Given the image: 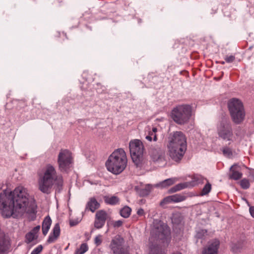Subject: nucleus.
Returning a JSON list of instances; mask_svg holds the SVG:
<instances>
[{"label":"nucleus","instance_id":"obj_1","mask_svg":"<svg viewBox=\"0 0 254 254\" xmlns=\"http://www.w3.org/2000/svg\"><path fill=\"white\" fill-rule=\"evenodd\" d=\"M29 194L27 190L22 187L16 188L13 191L3 190L0 193V211L4 218H16L31 211L28 206Z\"/></svg>","mask_w":254,"mask_h":254},{"label":"nucleus","instance_id":"obj_2","mask_svg":"<svg viewBox=\"0 0 254 254\" xmlns=\"http://www.w3.org/2000/svg\"><path fill=\"white\" fill-rule=\"evenodd\" d=\"M39 189L43 193L49 194L55 185L61 188L63 185V178L62 175L58 174L55 167L51 164H47L43 171V175L38 181Z\"/></svg>","mask_w":254,"mask_h":254},{"label":"nucleus","instance_id":"obj_3","mask_svg":"<svg viewBox=\"0 0 254 254\" xmlns=\"http://www.w3.org/2000/svg\"><path fill=\"white\" fill-rule=\"evenodd\" d=\"M127 164V158L125 151L122 148L115 150L109 157L106 163L108 170L117 175L122 173Z\"/></svg>","mask_w":254,"mask_h":254},{"label":"nucleus","instance_id":"obj_4","mask_svg":"<svg viewBox=\"0 0 254 254\" xmlns=\"http://www.w3.org/2000/svg\"><path fill=\"white\" fill-rule=\"evenodd\" d=\"M171 233L169 227L158 219L154 220L149 239L150 244L153 242L161 241L164 246L168 245L171 241Z\"/></svg>","mask_w":254,"mask_h":254},{"label":"nucleus","instance_id":"obj_5","mask_svg":"<svg viewBox=\"0 0 254 254\" xmlns=\"http://www.w3.org/2000/svg\"><path fill=\"white\" fill-rule=\"evenodd\" d=\"M192 108L188 105H179L171 112V118L177 124L182 125L189 121L191 116Z\"/></svg>","mask_w":254,"mask_h":254},{"label":"nucleus","instance_id":"obj_6","mask_svg":"<svg viewBox=\"0 0 254 254\" xmlns=\"http://www.w3.org/2000/svg\"><path fill=\"white\" fill-rule=\"evenodd\" d=\"M228 105L233 121L236 124L241 123L245 116L242 102L238 99L233 98L229 101Z\"/></svg>","mask_w":254,"mask_h":254},{"label":"nucleus","instance_id":"obj_7","mask_svg":"<svg viewBox=\"0 0 254 254\" xmlns=\"http://www.w3.org/2000/svg\"><path fill=\"white\" fill-rule=\"evenodd\" d=\"M217 133L219 137L222 140L226 141H233V129L229 121L222 120L217 127Z\"/></svg>","mask_w":254,"mask_h":254},{"label":"nucleus","instance_id":"obj_8","mask_svg":"<svg viewBox=\"0 0 254 254\" xmlns=\"http://www.w3.org/2000/svg\"><path fill=\"white\" fill-rule=\"evenodd\" d=\"M57 162L59 170L62 172H66L72 163L71 152L67 149L61 150L58 155Z\"/></svg>","mask_w":254,"mask_h":254},{"label":"nucleus","instance_id":"obj_9","mask_svg":"<svg viewBox=\"0 0 254 254\" xmlns=\"http://www.w3.org/2000/svg\"><path fill=\"white\" fill-rule=\"evenodd\" d=\"M129 149L131 159L133 162L137 165L142 157L143 153V145L139 140H134L129 143Z\"/></svg>","mask_w":254,"mask_h":254},{"label":"nucleus","instance_id":"obj_10","mask_svg":"<svg viewBox=\"0 0 254 254\" xmlns=\"http://www.w3.org/2000/svg\"><path fill=\"white\" fill-rule=\"evenodd\" d=\"M168 145L187 148V138L181 131H176L170 135Z\"/></svg>","mask_w":254,"mask_h":254},{"label":"nucleus","instance_id":"obj_11","mask_svg":"<svg viewBox=\"0 0 254 254\" xmlns=\"http://www.w3.org/2000/svg\"><path fill=\"white\" fill-rule=\"evenodd\" d=\"M169 153L171 158L175 161H180L183 158L187 148L178 146L168 145Z\"/></svg>","mask_w":254,"mask_h":254},{"label":"nucleus","instance_id":"obj_12","mask_svg":"<svg viewBox=\"0 0 254 254\" xmlns=\"http://www.w3.org/2000/svg\"><path fill=\"white\" fill-rule=\"evenodd\" d=\"M149 155L154 162L164 161L165 152L159 147H152L149 150Z\"/></svg>","mask_w":254,"mask_h":254},{"label":"nucleus","instance_id":"obj_13","mask_svg":"<svg viewBox=\"0 0 254 254\" xmlns=\"http://www.w3.org/2000/svg\"><path fill=\"white\" fill-rule=\"evenodd\" d=\"M107 212L103 210L98 211L95 215L94 227L97 229H100L105 225L107 219Z\"/></svg>","mask_w":254,"mask_h":254},{"label":"nucleus","instance_id":"obj_14","mask_svg":"<svg viewBox=\"0 0 254 254\" xmlns=\"http://www.w3.org/2000/svg\"><path fill=\"white\" fill-rule=\"evenodd\" d=\"M219 244V241L215 240L208 245L207 248L203 250L202 254H218Z\"/></svg>","mask_w":254,"mask_h":254},{"label":"nucleus","instance_id":"obj_15","mask_svg":"<svg viewBox=\"0 0 254 254\" xmlns=\"http://www.w3.org/2000/svg\"><path fill=\"white\" fill-rule=\"evenodd\" d=\"M9 247V241L5 238L4 233L0 230V254L7 251Z\"/></svg>","mask_w":254,"mask_h":254},{"label":"nucleus","instance_id":"obj_16","mask_svg":"<svg viewBox=\"0 0 254 254\" xmlns=\"http://www.w3.org/2000/svg\"><path fill=\"white\" fill-rule=\"evenodd\" d=\"M240 166L237 164H234L230 168L231 174L229 175V178L238 180L240 179L243 176V174L240 171Z\"/></svg>","mask_w":254,"mask_h":254},{"label":"nucleus","instance_id":"obj_17","mask_svg":"<svg viewBox=\"0 0 254 254\" xmlns=\"http://www.w3.org/2000/svg\"><path fill=\"white\" fill-rule=\"evenodd\" d=\"M110 247L115 254H125L122 252V245L118 239L112 240Z\"/></svg>","mask_w":254,"mask_h":254},{"label":"nucleus","instance_id":"obj_18","mask_svg":"<svg viewBox=\"0 0 254 254\" xmlns=\"http://www.w3.org/2000/svg\"><path fill=\"white\" fill-rule=\"evenodd\" d=\"M53 235H50L47 242L49 243H52L54 242L59 237L60 234V227L58 223H57L54 226L53 230Z\"/></svg>","mask_w":254,"mask_h":254},{"label":"nucleus","instance_id":"obj_19","mask_svg":"<svg viewBox=\"0 0 254 254\" xmlns=\"http://www.w3.org/2000/svg\"><path fill=\"white\" fill-rule=\"evenodd\" d=\"M177 181V179L176 178H169L156 184L155 186L161 189L165 188L174 184Z\"/></svg>","mask_w":254,"mask_h":254},{"label":"nucleus","instance_id":"obj_20","mask_svg":"<svg viewBox=\"0 0 254 254\" xmlns=\"http://www.w3.org/2000/svg\"><path fill=\"white\" fill-rule=\"evenodd\" d=\"M99 207V203L94 197H91L90 198L86 206V208H89V209L92 212H94Z\"/></svg>","mask_w":254,"mask_h":254},{"label":"nucleus","instance_id":"obj_21","mask_svg":"<svg viewBox=\"0 0 254 254\" xmlns=\"http://www.w3.org/2000/svg\"><path fill=\"white\" fill-rule=\"evenodd\" d=\"M52 223V220L49 216H47L42 223V232L44 235H46L49 231Z\"/></svg>","mask_w":254,"mask_h":254},{"label":"nucleus","instance_id":"obj_22","mask_svg":"<svg viewBox=\"0 0 254 254\" xmlns=\"http://www.w3.org/2000/svg\"><path fill=\"white\" fill-rule=\"evenodd\" d=\"M149 254H165V252L158 245L152 244L150 246Z\"/></svg>","mask_w":254,"mask_h":254},{"label":"nucleus","instance_id":"obj_23","mask_svg":"<svg viewBox=\"0 0 254 254\" xmlns=\"http://www.w3.org/2000/svg\"><path fill=\"white\" fill-rule=\"evenodd\" d=\"M152 189V186L150 185H146L144 187L139 189L137 192L141 196H146L148 195Z\"/></svg>","mask_w":254,"mask_h":254},{"label":"nucleus","instance_id":"obj_24","mask_svg":"<svg viewBox=\"0 0 254 254\" xmlns=\"http://www.w3.org/2000/svg\"><path fill=\"white\" fill-rule=\"evenodd\" d=\"M192 185L195 186L198 184H202L204 183V181H207V179L204 178L201 175L199 174H195L193 176L192 178Z\"/></svg>","mask_w":254,"mask_h":254},{"label":"nucleus","instance_id":"obj_25","mask_svg":"<svg viewBox=\"0 0 254 254\" xmlns=\"http://www.w3.org/2000/svg\"><path fill=\"white\" fill-rule=\"evenodd\" d=\"M104 201L107 204L111 205H116L119 203L120 199L116 196H105L104 197Z\"/></svg>","mask_w":254,"mask_h":254},{"label":"nucleus","instance_id":"obj_26","mask_svg":"<svg viewBox=\"0 0 254 254\" xmlns=\"http://www.w3.org/2000/svg\"><path fill=\"white\" fill-rule=\"evenodd\" d=\"M189 185V183H180L174 187L171 188L169 190V192L171 193L175 192L176 191L181 190L187 188Z\"/></svg>","mask_w":254,"mask_h":254},{"label":"nucleus","instance_id":"obj_27","mask_svg":"<svg viewBox=\"0 0 254 254\" xmlns=\"http://www.w3.org/2000/svg\"><path fill=\"white\" fill-rule=\"evenodd\" d=\"M157 131V128L156 127H153L151 131H149L148 134L146 136L145 138L151 141L152 138L154 141H156L157 140L156 132Z\"/></svg>","mask_w":254,"mask_h":254},{"label":"nucleus","instance_id":"obj_28","mask_svg":"<svg viewBox=\"0 0 254 254\" xmlns=\"http://www.w3.org/2000/svg\"><path fill=\"white\" fill-rule=\"evenodd\" d=\"M131 211V208L126 206L120 210V214L124 218H128L130 215Z\"/></svg>","mask_w":254,"mask_h":254},{"label":"nucleus","instance_id":"obj_29","mask_svg":"<svg viewBox=\"0 0 254 254\" xmlns=\"http://www.w3.org/2000/svg\"><path fill=\"white\" fill-rule=\"evenodd\" d=\"M171 196L173 202L175 203L182 202L186 199V196L181 194H176L171 195Z\"/></svg>","mask_w":254,"mask_h":254},{"label":"nucleus","instance_id":"obj_30","mask_svg":"<svg viewBox=\"0 0 254 254\" xmlns=\"http://www.w3.org/2000/svg\"><path fill=\"white\" fill-rule=\"evenodd\" d=\"M37 235H35L32 232H29L27 234H26L25 236V242L27 244H29L32 242L34 240H35L37 238Z\"/></svg>","mask_w":254,"mask_h":254},{"label":"nucleus","instance_id":"obj_31","mask_svg":"<svg viewBox=\"0 0 254 254\" xmlns=\"http://www.w3.org/2000/svg\"><path fill=\"white\" fill-rule=\"evenodd\" d=\"M88 250V247L87 244L83 243L80 245L79 249L75 251V254H83Z\"/></svg>","mask_w":254,"mask_h":254},{"label":"nucleus","instance_id":"obj_32","mask_svg":"<svg viewBox=\"0 0 254 254\" xmlns=\"http://www.w3.org/2000/svg\"><path fill=\"white\" fill-rule=\"evenodd\" d=\"M207 183L205 184L203 188L202 189L200 195L203 196L206 195L209 193L211 190V185L208 182V181H206Z\"/></svg>","mask_w":254,"mask_h":254},{"label":"nucleus","instance_id":"obj_33","mask_svg":"<svg viewBox=\"0 0 254 254\" xmlns=\"http://www.w3.org/2000/svg\"><path fill=\"white\" fill-rule=\"evenodd\" d=\"M207 231L206 230H199L196 232L195 238L197 239H202L206 234Z\"/></svg>","mask_w":254,"mask_h":254},{"label":"nucleus","instance_id":"obj_34","mask_svg":"<svg viewBox=\"0 0 254 254\" xmlns=\"http://www.w3.org/2000/svg\"><path fill=\"white\" fill-rule=\"evenodd\" d=\"M240 184L243 189H247L250 187V186L249 180L246 179L242 180L240 182Z\"/></svg>","mask_w":254,"mask_h":254},{"label":"nucleus","instance_id":"obj_35","mask_svg":"<svg viewBox=\"0 0 254 254\" xmlns=\"http://www.w3.org/2000/svg\"><path fill=\"white\" fill-rule=\"evenodd\" d=\"M173 202L171 195L167 196L163 199L160 203V205L162 206L164 205Z\"/></svg>","mask_w":254,"mask_h":254},{"label":"nucleus","instance_id":"obj_36","mask_svg":"<svg viewBox=\"0 0 254 254\" xmlns=\"http://www.w3.org/2000/svg\"><path fill=\"white\" fill-rule=\"evenodd\" d=\"M222 151L223 154L226 156L230 157L232 155L231 149L228 147H224Z\"/></svg>","mask_w":254,"mask_h":254},{"label":"nucleus","instance_id":"obj_37","mask_svg":"<svg viewBox=\"0 0 254 254\" xmlns=\"http://www.w3.org/2000/svg\"><path fill=\"white\" fill-rule=\"evenodd\" d=\"M102 236L99 235L94 239V243L97 246L100 245L102 243Z\"/></svg>","mask_w":254,"mask_h":254},{"label":"nucleus","instance_id":"obj_38","mask_svg":"<svg viewBox=\"0 0 254 254\" xmlns=\"http://www.w3.org/2000/svg\"><path fill=\"white\" fill-rule=\"evenodd\" d=\"M43 247L42 245L38 246L36 248L34 249L31 254H39L42 251Z\"/></svg>","mask_w":254,"mask_h":254},{"label":"nucleus","instance_id":"obj_39","mask_svg":"<svg viewBox=\"0 0 254 254\" xmlns=\"http://www.w3.org/2000/svg\"><path fill=\"white\" fill-rule=\"evenodd\" d=\"M123 223V221L119 220L117 221H115L113 222V226L114 227H121Z\"/></svg>","mask_w":254,"mask_h":254},{"label":"nucleus","instance_id":"obj_40","mask_svg":"<svg viewBox=\"0 0 254 254\" xmlns=\"http://www.w3.org/2000/svg\"><path fill=\"white\" fill-rule=\"evenodd\" d=\"M235 59V57L234 56H227L225 58V60L227 63H232Z\"/></svg>","mask_w":254,"mask_h":254},{"label":"nucleus","instance_id":"obj_41","mask_svg":"<svg viewBox=\"0 0 254 254\" xmlns=\"http://www.w3.org/2000/svg\"><path fill=\"white\" fill-rule=\"evenodd\" d=\"M40 226H37L34 227L30 232H32V233L37 235V233L39 232L40 230Z\"/></svg>","mask_w":254,"mask_h":254},{"label":"nucleus","instance_id":"obj_42","mask_svg":"<svg viewBox=\"0 0 254 254\" xmlns=\"http://www.w3.org/2000/svg\"><path fill=\"white\" fill-rule=\"evenodd\" d=\"M137 214L139 216H142L144 214V210L142 208H140L137 211Z\"/></svg>","mask_w":254,"mask_h":254},{"label":"nucleus","instance_id":"obj_43","mask_svg":"<svg viewBox=\"0 0 254 254\" xmlns=\"http://www.w3.org/2000/svg\"><path fill=\"white\" fill-rule=\"evenodd\" d=\"M250 213L251 216L254 218V206H251L249 209Z\"/></svg>","mask_w":254,"mask_h":254},{"label":"nucleus","instance_id":"obj_44","mask_svg":"<svg viewBox=\"0 0 254 254\" xmlns=\"http://www.w3.org/2000/svg\"><path fill=\"white\" fill-rule=\"evenodd\" d=\"M78 223V221H74L72 220H70L69 224L70 226H73L77 225Z\"/></svg>","mask_w":254,"mask_h":254},{"label":"nucleus","instance_id":"obj_45","mask_svg":"<svg viewBox=\"0 0 254 254\" xmlns=\"http://www.w3.org/2000/svg\"><path fill=\"white\" fill-rule=\"evenodd\" d=\"M221 64H225V62H221Z\"/></svg>","mask_w":254,"mask_h":254},{"label":"nucleus","instance_id":"obj_46","mask_svg":"<svg viewBox=\"0 0 254 254\" xmlns=\"http://www.w3.org/2000/svg\"><path fill=\"white\" fill-rule=\"evenodd\" d=\"M182 254L181 253H177V254Z\"/></svg>","mask_w":254,"mask_h":254}]
</instances>
